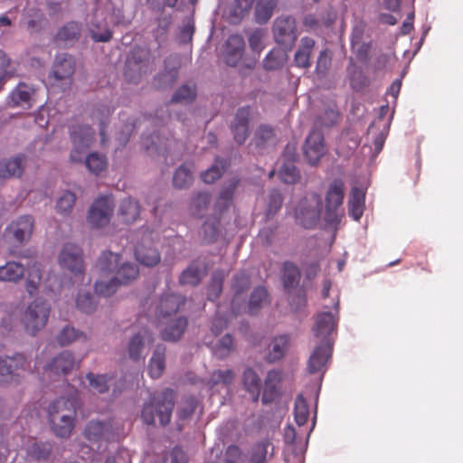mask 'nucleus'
<instances>
[{
  "instance_id": "f257e3e1",
  "label": "nucleus",
  "mask_w": 463,
  "mask_h": 463,
  "mask_svg": "<svg viewBox=\"0 0 463 463\" xmlns=\"http://www.w3.org/2000/svg\"><path fill=\"white\" fill-rule=\"evenodd\" d=\"M77 399L61 397L52 401L47 409L52 431L59 438H69L74 429Z\"/></svg>"
},
{
  "instance_id": "f03ea898",
  "label": "nucleus",
  "mask_w": 463,
  "mask_h": 463,
  "mask_svg": "<svg viewBox=\"0 0 463 463\" xmlns=\"http://www.w3.org/2000/svg\"><path fill=\"white\" fill-rule=\"evenodd\" d=\"M175 406V393L172 390L166 389L161 394L153 395L144 404L141 418L147 425H154L156 417H158L162 426L170 423L172 412Z\"/></svg>"
},
{
  "instance_id": "7ed1b4c3",
  "label": "nucleus",
  "mask_w": 463,
  "mask_h": 463,
  "mask_svg": "<svg viewBox=\"0 0 463 463\" xmlns=\"http://www.w3.org/2000/svg\"><path fill=\"white\" fill-rule=\"evenodd\" d=\"M121 256L111 251H104L98 260V267L103 276L110 273L121 284L126 285L136 279L139 274L138 267L133 263H120Z\"/></svg>"
},
{
  "instance_id": "20e7f679",
  "label": "nucleus",
  "mask_w": 463,
  "mask_h": 463,
  "mask_svg": "<svg viewBox=\"0 0 463 463\" xmlns=\"http://www.w3.org/2000/svg\"><path fill=\"white\" fill-rule=\"evenodd\" d=\"M345 183L340 178L334 179L327 186L325 194V221L329 224L340 222L345 199Z\"/></svg>"
},
{
  "instance_id": "39448f33",
  "label": "nucleus",
  "mask_w": 463,
  "mask_h": 463,
  "mask_svg": "<svg viewBox=\"0 0 463 463\" xmlns=\"http://www.w3.org/2000/svg\"><path fill=\"white\" fill-rule=\"evenodd\" d=\"M50 312V306L43 300L35 299L30 303L22 317L25 332L35 335L46 326Z\"/></svg>"
},
{
  "instance_id": "423d86ee",
  "label": "nucleus",
  "mask_w": 463,
  "mask_h": 463,
  "mask_svg": "<svg viewBox=\"0 0 463 463\" xmlns=\"http://www.w3.org/2000/svg\"><path fill=\"white\" fill-rule=\"evenodd\" d=\"M70 137L72 142L70 160L73 163H80L87 149L94 141L95 131L88 125H78L72 127Z\"/></svg>"
},
{
  "instance_id": "0eeeda50",
  "label": "nucleus",
  "mask_w": 463,
  "mask_h": 463,
  "mask_svg": "<svg viewBox=\"0 0 463 463\" xmlns=\"http://www.w3.org/2000/svg\"><path fill=\"white\" fill-rule=\"evenodd\" d=\"M152 71L149 53L145 49L134 50L126 61L125 77L130 83H138L143 75Z\"/></svg>"
},
{
  "instance_id": "6e6552de",
  "label": "nucleus",
  "mask_w": 463,
  "mask_h": 463,
  "mask_svg": "<svg viewBox=\"0 0 463 463\" xmlns=\"http://www.w3.org/2000/svg\"><path fill=\"white\" fill-rule=\"evenodd\" d=\"M272 33L275 42L286 50H291L297 39V22L290 15H280L274 21Z\"/></svg>"
},
{
  "instance_id": "1a4fd4ad",
  "label": "nucleus",
  "mask_w": 463,
  "mask_h": 463,
  "mask_svg": "<svg viewBox=\"0 0 463 463\" xmlns=\"http://www.w3.org/2000/svg\"><path fill=\"white\" fill-rule=\"evenodd\" d=\"M34 229V219L25 214L13 220L5 228V238L15 244L22 245L31 239Z\"/></svg>"
},
{
  "instance_id": "9d476101",
  "label": "nucleus",
  "mask_w": 463,
  "mask_h": 463,
  "mask_svg": "<svg viewBox=\"0 0 463 463\" xmlns=\"http://www.w3.org/2000/svg\"><path fill=\"white\" fill-rule=\"evenodd\" d=\"M30 370V362L22 353L0 356V376L5 382L17 381L22 373Z\"/></svg>"
},
{
  "instance_id": "9b49d317",
  "label": "nucleus",
  "mask_w": 463,
  "mask_h": 463,
  "mask_svg": "<svg viewBox=\"0 0 463 463\" xmlns=\"http://www.w3.org/2000/svg\"><path fill=\"white\" fill-rule=\"evenodd\" d=\"M185 297L170 292L164 293L156 304L153 311L157 322L169 320L185 305Z\"/></svg>"
},
{
  "instance_id": "f8f14e48",
  "label": "nucleus",
  "mask_w": 463,
  "mask_h": 463,
  "mask_svg": "<svg viewBox=\"0 0 463 463\" xmlns=\"http://www.w3.org/2000/svg\"><path fill=\"white\" fill-rule=\"evenodd\" d=\"M61 268L71 271L76 279H83L84 262L81 249L74 243H65L59 255Z\"/></svg>"
},
{
  "instance_id": "ddd939ff",
  "label": "nucleus",
  "mask_w": 463,
  "mask_h": 463,
  "mask_svg": "<svg viewBox=\"0 0 463 463\" xmlns=\"http://www.w3.org/2000/svg\"><path fill=\"white\" fill-rule=\"evenodd\" d=\"M113 212L114 202L112 198L110 196H100L92 203L87 219L93 227H104L110 222Z\"/></svg>"
},
{
  "instance_id": "4468645a",
  "label": "nucleus",
  "mask_w": 463,
  "mask_h": 463,
  "mask_svg": "<svg viewBox=\"0 0 463 463\" xmlns=\"http://www.w3.org/2000/svg\"><path fill=\"white\" fill-rule=\"evenodd\" d=\"M153 342L154 337L151 331L146 327L141 328L128 341L127 352L129 358L132 361L144 359L146 345H151Z\"/></svg>"
},
{
  "instance_id": "2eb2a0df",
  "label": "nucleus",
  "mask_w": 463,
  "mask_h": 463,
  "mask_svg": "<svg viewBox=\"0 0 463 463\" xmlns=\"http://www.w3.org/2000/svg\"><path fill=\"white\" fill-rule=\"evenodd\" d=\"M326 154L323 133L314 129L307 136L304 145V155L308 164L317 165Z\"/></svg>"
},
{
  "instance_id": "dca6fc26",
  "label": "nucleus",
  "mask_w": 463,
  "mask_h": 463,
  "mask_svg": "<svg viewBox=\"0 0 463 463\" xmlns=\"http://www.w3.org/2000/svg\"><path fill=\"white\" fill-rule=\"evenodd\" d=\"M315 205L307 207V198L300 201L296 212L298 222L305 228H312L317 224L321 213V202L318 195L312 196Z\"/></svg>"
},
{
  "instance_id": "f3484780",
  "label": "nucleus",
  "mask_w": 463,
  "mask_h": 463,
  "mask_svg": "<svg viewBox=\"0 0 463 463\" xmlns=\"http://www.w3.org/2000/svg\"><path fill=\"white\" fill-rule=\"evenodd\" d=\"M136 260L142 265L146 267H155L160 260L159 251L153 246L151 235L143 236L140 242L135 248Z\"/></svg>"
},
{
  "instance_id": "a211bd4d",
  "label": "nucleus",
  "mask_w": 463,
  "mask_h": 463,
  "mask_svg": "<svg viewBox=\"0 0 463 463\" xmlns=\"http://www.w3.org/2000/svg\"><path fill=\"white\" fill-rule=\"evenodd\" d=\"M337 317L331 312L326 311L319 313L315 319L313 327L314 334L320 343L332 341L331 334L336 330Z\"/></svg>"
},
{
  "instance_id": "6ab92c4d",
  "label": "nucleus",
  "mask_w": 463,
  "mask_h": 463,
  "mask_svg": "<svg viewBox=\"0 0 463 463\" xmlns=\"http://www.w3.org/2000/svg\"><path fill=\"white\" fill-rule=\"evenodd\" d=\"M332 349L333 342L326 340L325 343H319L314 348L307 361V371L309 373L313 374L324 371L326 363L331 357Z\"/></svg>"
},
{
  "instance_id": "aec40b11",
  "label": "nucleus",
  "mask_w": 463,
  "mask_h": 463,
  "mask_svg": "<svg viewBox=\"0 0 463 463\" xmlns=\"http://www.w3.org/2000/svg\"><path fill=\"white\" fill-rule=\"evenodd\" d=\"M250 119V108L249 106L238 109L231 128L233 134V138L239 145L243 144L249 137Z\"/></svg>"
},
{
  "instance_id": "412c9836",
  "label": "nucleus",
  "mask_w": 463,
  "mask_h": 463,
  "mask_svg": "<svg viewBox=\"0 0 463 463\" xmlns=\"http://www.w3.org/2000/svg\"><path fill=\"white\" fill-rule=\"evenodd\" d=\"M84 435L90 442L109 441L114 439L115 430L110 421H90L85 428Z\"/></svg>"
},
{
  "instance_id": "4be33fe9",
  "label": "nucleus",
  "mask_w": 463,
  "mask_h": 463,
  "mask_svg": "<svg viewBox=\"0 0 463 463\" xmlns=\"http://www.w3.org/2000/svg\"><path fill=\"white\" fill-rule=\"evenodd\" d=\"M245 51V42L241 35L232 34L225 43L223 57L225 62L232 67L237 66L241 61Z\"/></svg>"
},
{
  "instance_id": "5701e85b",
  "label": "nucleus",
  "mask_w": 463,
  "mask_h": 463,
  "mask_svg": "<svg viewBox=\"0 0 463 463\" xmlns=\"http://www.w3.org/2000/svg\"><path fill=\"white\" fill-rule=\"evenodd\" d=\"M180 59L176 54H171L165 60V71L154 79L157 89L172 87L177 80Z\"/></svg>"
},
{
  "instance_id": "b1692460",
  "label": "nucleus",
  "mask_w": 463,
  "mask_h": 463,
  "mask_svg": "<svg viewBox=\"0 0 463 463\" xmlns=\"http://www.w3.org/2000/svg\"><path fill=\"white\" fill-rule=\"evenodd\" d=\"M75 71V61L71 55H58L53 64L52 75L57 80L71 83V76Z\"/></svg>"
},
{
  "instance_id": "393cba45",
  "label": "nucleus",
  "mask_w": 463,
  "mask_h": 463,
  "mask_svg": "<svg viewBox=\"0 0 463 463\" xmlns=\"http://www.w3.org/2000/svg\"><path fill=\"white\" fill-rule=\"evenodd\" d=\"M161 324H167L161 333V336L165 341H177L184 335L187 327V318L184 316H179L173 319L164 320Z\"/></svg>"
},
{
  "instance_id": "a878e982",
  "label": "nucleus",
  "mask_w": 463,
  "mask_h": 463,
  "mask_svg": "<svg viewBox=\"0 0 463 463\" xmlns=\"http://www.w3.org/2000/svg\"><path fill=\"white\" fill-rule=\"evenodd\" d=\"M25 157L22 155L0 162V180L20 177L24 169Z\"/></svg>"
},
{
  "instance_id": "bb28decb",
  "label": "nucleus",
  "mask_w": 463,
  "mask_h": 463,
  "mask_svg": "<svg viewBox=\"0 0 463 463\" xmlns=\"http://www.w3.org/2000/svg\"><path fill=\"white\" fill-rule=\"evenodd\" d=\"M76 365L73 354L69 351H63L55 356L47 365L46 370L54 374H68Z\"/></svg>"
},
{
  "instance_id": "cd10ccee",
  "label": "nucleus",
  "mask_w": 463,
  "mask_h": 463,
  "mask_svg": "<svg viewBox=\"0 0 463 463\" xmlns=\"http://www.w3.org/2000/svg\"><path fill=\"white\" fill-rule=\"evenodd\" d=\"M165 351L166 349L165 345H156L149 360L147 366L148 374L154 379L159 378L165 371Z\"/></svg>"
},
{
  "instance_id": "c85d7f7f",
  "label": "nucleus",
  "mask_w": 463,
  "mask_h": 463,
  "mask_svg": "<svg viewBox=\"0 0 463 463\" xmlns=\"http://www.w3.org/2000/svg\"><path fill=\"white\" fill-rule=\"evenodd\" d=\"M25 269L17 261H7L0 266V282H19L24 276Z\"/></svg>"
},
{
  "instance_id": "c756f323",
  "label": "nucleus",
  "mask_w": 463,
  "mask_h": 463,
  "mask_svg": "<svg viewBox=\"0 0 463 463\" xmlns=\"http://www.w3.org/2000/svg\"><path fill=\"white\" fill-rule=\"evenodd\" d=\"M244 389L250 393L252 401L257 402L261 391V380L258 373L250 367H247L242 373Z\"/></svg>"
},
{
  "instance_id": "7c9ffc66",
  "label": "nucleus",
  "mask_w": 463,
  "mask_h": 463,
  "mask_svg": "<svg viewBox=\"0 0 463 463\" xmlns=\"http://www.w3.org/2000/svg\"><path fill=\"white\" fill-rule=\"evenodd\" d=\"M239 183L240 179L233 177L222 188L215 203L216 211L222 213L231 206L234 192L237 189Z\"/></svg>"
},
{
  "instance_id": "2f4dec72",
  "label": "nucleus",
  "mask_w": 463,
  "mask_h": 463,
  "mask_svg": "<svg viewBox=\"0 0 463 463\" xmlns=\"http://www.w3.org/2000/svg\"><path fill=\"white\" fill-rule=\"evenodd\" d=\"M301 273L297 265L291 261H285L281 269V280L285 289L296 288L300 281Z\"/></svg>"
},
{
  "instance_id": "473e14b6",
  "label": "nucleus",
  "mask_w": 463,
  "mask_h": 463,
  "mask_svg": "<svg viewBox=\"0 0 463 463\" xmlns=\"http://www.w3.org/2000/svg\"><path fill=\"white\" fill-rule=\"evenodd\" d=\"M140 206L137 201L127 198L121 201L118 216L124 223H132L139 216Z\"/></svg>"
},
{
  "instance_id": "72a5a7b5",
  "label": "nucleus",
  "mask_w": 463,
  "mask_h": 463,
  "mask_svg": "<svg viewBox=\"0 0 463 463\" xmlns=\"http://www.w3.org/2000/svg\"><path fill=\"white\" fill-rule=\"evenodd\" d=\"M288 342L289 338L285 335L274 337L269 345L266 360L269 363H274L283 358L288 350Z\"/></svg>"
},
{
  "instance_id": "f704fd0d",
  "label": "nucleus",
  "mask_w": 463,
  "mask_h": 463,
  "mask_svg": "<svg viewBox=\"0 0 463 463\" xmlns=\"http://www.w3.org/2000/svg\"><path fill=\"white\" fill-rule=\"evenodd\" d=\"M315 46V41L310 37H303L298 51L295 53L294 61L298 67L308 68L310 66V55Z\"/></svg>"
},
{
  "instance_id": "c9c22d12",
  "label": "nucleus",
  "mask_w": 463,
  "mask_h": 463,
  "mask_svg": "<svg viewBox=\"0 0 463 463\" xmlns=\"http://www.w3.org/2000/svg\"><path fill=\"white\" fill-rule=\"evenodd\" d=\"M365 194L358 187H353L350 193L348 202L349 215L354 220L359 221L363 215Z\"/></svg>"
},
{
  "instance_id": "e433bc0d",
  "label": "nucleus",
  "mask_w": 463,
  "mask_h": 463,
  "mask_svg": "<svg viewBox=\"0 0 463 463\" xmlns=\"http://www.w3.org/2000/svg\"><path fill=\"white\" fill-rule=\"evenodd\" d=\"M280 380L279 372L271 370L269 371L265 379L264 391L262 393L261 402L264 404H269L274 401L278 395V383Z\"/></svg>"
},
{
  "instance_id": "4c0bfd02",
  "label": "nucleus",
  "mask_w": 463,
  "mask_h": 463,
  "mask_svg": "<svg viewBox=\"0 0 463 463\" xmlns=\"http://www.w3.org/2000/svg\"><path fill=\"white\" fill-rule=\"evenodd\" d=\"M81 33V25L77 22H69L56 33V41L62 42L64 43H72L77 42Z\"/></svg>"
},
{
  "instance_id": "58836bf2",
  "label": "nucleus",
  "mask_w": 463,
  "mask_h": 463,
  "mask_svg": "<svg viewBox=\"0 0 463 463\" xmlns=\"http://www.w3.org/2000/svg\"><path fill=\"white\" fill-rule=\"evenodd\" d=\"M57 341L60 345L65 346L76 341L88 342L89 337L84 332L79 331L73 326H66L58 335Z\"/></svg>"
},
{
  "instance_id": "ea45409f",
  "label": "nucleus",
  "mask_w": 463,
  "mask_h": 463,
  "mask_svg": "<svg viewBox=\"0 0 463 463\" xmlns=\"http://www.w3.org/2000/svg\"><path fill=\"white\" fill-rule=\"evenodd\" d=\"M278 0H258L255 7V19L260 24H266L277 7Z\"/></svg>"
},
{
  "instance_id": "a19ab883",
  "label": "nucleus",
  "mask_w": 463,
  "mask_h": 463,
  "mask_svg": "<svg viewBox=\"0 0 463 463\" xmlns=\"http://www.w3.org/2000/svg\"><path fill=\"white\" fill-rule=\"evenodd\" d=\"M84 164L91 174L99 175L107 169L108 159L105 155L93 152L85 157Z\"/></svg>"
},
{
  "instance_id": "79ce46f5",
  "label": "nucleus",
  "mask_w": 463,
  "mask_h": 463,
  "mask_svg": "<svg viewBox=\"0 0 463 463\" xmlns=\"http://www.w3.org/2000/svg\"><path fill=\"white\" fill-rule=\"evenodd\" d=\"M226 167V161L216 157L213 165L201 174V178L206 184H213L222 175Z\"/></svg>"
},
{
  "instance_id": "37998d69",
  "label": "nucleus",
  "mask_w": 463,
  "mask_h": 463,
  "mask_svg": "<svg viewBox=\"0 0 463 463\" xmlns=\"http://www.w3.org/2000/svg\"><path fill=\"white\" fill-rule=\"evenodd\" d=\"M280 49L271 50L263 61V66L268 71L279 69L287 60V52Z\"/></svg>"
},
{
  "instance_id": "c03bdc74",
  "label": "nucleus",
  "mask_w": 463,
  "mask_h": 463,
  "mask_svg": "<svg viewBox=\"0 0 463 463\" xmlns=\"http://www.w3.org/2000/svg\"><path fill=\"white\" fill-rule=\"evenodd\" d=\"M211 202V195L208 193H198L192 200L190 210L193 215L201 218L207 211L208 205Z\"/></svg>"
},
{
  "instance_id": "a18cd8bd",
  "label": "nucleus",
  "mask_w": 463,
  "mask_h": 463,
  "mask_svg": "<svg viewBox=\"0 0 463 463\" xmlns=\"http://www.w3.org/2000/svg\"><path fill=\"white\" fill-rule=\"evenodd\" d=\"M233 379L234 372L232 370H215L211 373L207 384L210 388H214L220 383L229 386L232 383Z\"/></svg>"
},
{
  "instance_id": "49530a36",
  "label": "nucleus",
  "mask_w": 463,
  "mask_h": 463,
  "mask_svg": "<svg viewBox=\"0 0 463 463\" xmlns=\"http://www.w3.org/2000/svg\"><path fill=\"white\" fill-rule=\"evenodd\" d=\"M294 418L298 426H303L307 423L309 418V409L306 399L302 394H298L295 400Z\"/></svg>"
},
{
  "instance_id": "de8ad7c7",
  "label": "nucleus",
  "mask_w": 463,
  "mask_h": 463,
  "mask_svg": "<svg viewBox=\"0 0 463 463\" xmlns=\"http://www.w3.org/2000/svg\"><path fill=\"white\" fill-rule=\"evenodd\" d=\"M52 451V445L48 442L34 441L27 448V456L33 459H46Z\"/></svg>"
},
{
  "instance_id": "09e8293b",
  "label": "nucleus",
  "mask_w": 463,
  "mask_h": 463,
  "mask_svg": "<svg viewBox=\"0 0 463 463\" xmlns=\"http://www.w3.org/2000/svg\"><path fill=\"white\" fill-rule=\"evenodd\" d=\"M193 182V173L186 165H182L173 177L174 186L179 189L189 186Z\"/></svg>"
},
{
  "instance_id": "8fccbe9b",
  "label": "nucleus",
  "mask_w": 463,
  "mask_h": 463,
  "mask_svg": "<svg viewBox=\"0 0 463 463\" xmlns=\"http://www.w3.org/2000/svg\"><path fill=\"white\" fill-rule=\"evenodd\" d=\"M202 279L201 269L195 264H191L184 269L179 278V282L182 285L196 286L200 283Z\"/></svg>"
},
{
  "instance_id": "3c124183",
  "label": "nucleus",
  "mask_w": 463,
  "mask_h": 463,
  "mask_svg": "<svg viewBox=\"0 0 463 463\" xmlns=\"http://www.w3.org/2000/svg\"><path fill=\"white\" fill-rule=\"evenodd\" d=\"M120 285L121 284L114 277H112L108 281H105L102 279L97 280L94 288L98 295L102 297H109L117 291Z\"/></svg>"
},
{
  "instance_id": "603ef678",
  "label": "nucleus",
  "mask_w": 463,
  "mask_h": 463,
  "mask_svg": "<svg viewBox=\"0 0 463 463\" xmlns=\"http://www.w3.org/2000/svg\"><path fill=\"white\" fill-rule=\"evenodd\" d=\"M267 302H269V294L266 288L263 287L255 288L252 291L249 301L250 313L253 314L258 308Z\"/></svg>"
},
{
  "instance_id": "864d4df0",
  "label": "nucleus",
  "mask_w": 463,
  "mask_h": 463,
  "mask_svg": "<svg viewBox=\"0 0 463 463\" xmlns=\"http://www.w3.org/2000/svg\"><path fill=\"white\" fill-rule=\"evenodd\" d=\"M274 137V129L268 125H260L255 132L252 142L257 147H263Z\"/></svg>"
},
{
  "instance_id": "5fc2aeb1",
  "label": "nucleus",
  "mask_w": 463,
  "mask_h": 463,
  "mask_svg": "<svg viewBox=\"0 0 463 463\" xmlns=\"http://www.w3.org/2000/svg\"><path fill=\"white\" fill-rule=\"evenodd\" d=\"M76 307L85 314H91L96 310L97 303L90 293H79L76 298Z\"/></svg>"
},
{
  "instance_id": "6e6d98bb",
  "label": "nucleus",
  "mask_w": 463,
  "mask_h": 463,
  "mask_svg": "<svg viewBox=\"0 0 463 463\" xmlns=\"http://www.w3.org/2000/svg\"><path fill=\"white\" fill-rule=\"evenodd\" d=\"M219 221L216 219H208L202 226L203 238L207 243L213 242L217 240L219 233Z\"/></svg>"
},
{
  "instance_id": "4d7b16f0",
  "label": "nucleus",
  "mask_w": 463,
  "mask_h": 463,
  "mask_svg": "<svg viewBox=\"0 0 463 463\" xmlns=\"http://www.w3.org/2000/svg\"><path fill=\"white\" fill-rule=\"evenodd\" d=\"M234 350L233 338L230 334L223 335L217 343L214 354L220 359L227 357Z\"/></svg>"
},
{
  "instance_id": "13d9d810",
  "label": "nucleus",
  "mask_w": 463,
  "mask_h": 463,
  "mask_svg": "<svg viewBox=\"0 0 463 463\" xmlns=\"http://www.w3.org/2000/svg\"><path fill=\"white\" fill-rule=\"evenodd\" d=\"M86 378L89 380L90 386L98 392L104 393L109 390V378L107 374H95L93 373H89L86 375Z\"/></svg>"
},
{
  "instance_id": "bf43d9fd",
  "label": "nucleus",
  "mask_w": 463,
  "mask_h": 463,
  "mask_svg": "<svg viewBox=\"0 0 463 463\" xmlns=\"http://www.w3.org/2000/svg\"><path fill=\"white\" fill-rule=\"evenodd\" d=\"M270 441L268 439H262L256 443L252 449L250 461L252 463H263L266 460L268 448Z\"/></svg>"
},
{
  "instance_id": "052dcab7",
  "label": "nucleus",
  "mask_w": 463,
  "mask_h": 463,
  "mask_svg": "<svg viewBox=\"0 0 463 463\" xmlns=\"http://www.w3.org/2000/svg\"><path fill=\"white\" fill-rule=\"evenodd\" d=\"M279 178L285 184H295L300 178L299 171L293 164H285L279 173Z\"/></svg>"
},
{
  "instance_id": "680f3d73",
  "label": "nucleus",
  "mask_w": 463,
  "mask_h": 463,
  "mask_svg": "<svg viewBox=\"0 0 463 463\" xmlns=\"http://www.w3.org/2000/svg\"><path fill=\"white\" fill-rule=\"evenodd\" d=\"M76 201V195L71 192H65L61 197H59L56 209L57 212L62 214L69 213Z\"/></svg>"
},
{
  "instance_id": "e2e57ef3",
  "label": "nucleus",
  "mask_w": 463,
  "mask_h": 463,
  "mask_svg": "<svg viewBox=\"0 0 463 463\" xmlns=\"http://www.w3.org/2000/svg\"><path fill=\"white\" fill-rule=\"evenodd\" d=\"M196 91L194 86L183 85L174 94L172 102H191L194 99Z\"/></svg>"
},
{
  "instance_id": "0e129e2a",
  "label": "nucleus",
  "mask_w": 463,
  "mask_h": 463,
  "mask_svg": "<svg viewBox=\"0 0 463 463\" xmlns=\"http://www.w3.org/2000/svg\"><path fill=\"white\" fill-rule=\"evenodd\" d=\"M90 33L94 42L107 43L112 38V32L107 26L101 28L94 23L90 24Z\"/></svg>"
},
{
  "instance_id": "69168bd1",
  "label": "nucleus",
  "mask_w": 463,
  "mask_h": 463,
  "mask_svg": "<svg viewBox=\"0 0 463 463\" xmlns=\"http://www.w3.org/2000/svg\"><path fill=\"white\" fill-rule=\"evenodd\" d=\"M340 114L335 108H328L318 117L317 123L321 127L329 128L335 125L338 122Z\"/></svg>"
},
{
  "instance_id": "338daca9",
  "label": "nucleus",
  "mask_w": 463,
  "mask_h": 463,
  "mask_svg": "<svg viewBox=\"0 0 463 463\" xmlns=\"http://www.w3.org/2000/svg\"><path fill=\"white\" fill-rule=\"evenodd\" d=\"M44 21V14L40 10H33L28 14L26 28L30 33H36L42 30Z\"/></svg>"
},
{
  "instance_id": "774afa93",
  "label": "nucleus",
  "mask_w": 463,
  "mask_h": 463,
  "mask_svg": "<svg viewBox=\"0 0 463 463\" xmlns=\"http://www.w3.org/2000/svg\"><path fill=\"white\" fill-rule=\"evenodd\" d=\"M223 276L221 273H214L208 288V299L213 301L222 290Z\"/></svg>"
}]
</instances>
